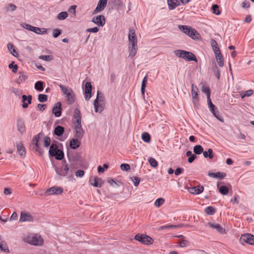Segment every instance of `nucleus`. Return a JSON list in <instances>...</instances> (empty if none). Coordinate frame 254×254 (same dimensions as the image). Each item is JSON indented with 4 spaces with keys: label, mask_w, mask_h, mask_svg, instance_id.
<instances>
[{
    "label": "nucleus",
    "mask_w": 254,
    "mask_h": 254,
    "mask_svg": "<svg viewBox=\"0 0 254 254\" xmlns=\"http://www.w3.org/2000/svg\"><path fill=\"white\" fill-rule=\"evenodd\" d=\"M44 138V144L45 147H48L50 145L51 139L48 136H44V134L40 132L36 135L33 138L31 146L33 147V149L36 152H38L40 155H42L44 151L40 147L39 142L41 141Z\"/></svg>",
    "instance_id": "obj_1"
},
{
    "label": "nucleus",
    "mask_w": 254,
    "mask_h": 254,
    "mask_svg": "<svg viewBox=\"0 0 254 254\" xmlns=\"http://www.w3.org/2000/svg\"><path fill=\"white\" fill-rule=\"evenodd\" d=\"M23 241L32 245L41 246L44 244V240L37 234H31L23 239Z\"/></svg>",
    "instance_id": "obj_2"
},
{
    "label": "nucleus",
    "mask_w": 254,
    "mask_h": 254,
    "mask_svg": "<svg viewBox=\"0 0 254 254\" xmlns=\"http://www.w3.org/2000/svg\"><path fill=\"white\" fill-rule=\"evenodd\" d=\"M178 28L184 33L189 36L193 39H199L200 34L194 29L186 25H179Z\"/></svg>",
    "instance_id": "obj_3"
},
{
    "label": "nucleus",
    "mask_w": 254,
    "mask_h": 254,
    "mask_svg": "<svg viewBox=\"0 0 254 254\" xmlns=\"http://www.w3.org/2000/svg\"><path fill=\"white\" fill-rule=\"evenodd\" d=\"M59 87L65 95V97L69 104H72L74 102L75 94L71 88L65 87L63 85H60Z\"/></svg>",
    "instance_id": "obj_4"
},
{
    "label": "nucleus",
    "mask_w": 254,
    "mask_h": 254,
    "mask_svg": "<svg viewBox=\"0 0 254 254\" xmlns=\"http://www.w3.org/2000/svg\"><path fill=\"white\" fill-rule=\"evenodd\" d=\"M175 54L177 57L184 59L186 61L197 62L195 55L191 52L178 50L175 51Z\"/></svg>",
    "instance_id": "obj_5"
},
{
    "label": "nucleus",
    "mask_w": 254,
    "mask_h": 254,
    "mask_svg": "<svg viewBox=\"0 0 254 254\" xmlns=\"http://www.w3.org/2000/svg\"><path fill=\"white\" fill-rule=\"evenodd\" d=\"M134 239L144 245H150L153 242L152 238L144 234H138L135 236Z\"/></svg>",
    "instance_id": "obj_6"
},
{
    "label": "nucleus",
    "mask_w": 254,
    "mask_h": 254,
    "mask_svg": "<svg viewBox=\"0 0 254 254\" xmlns=\"http://www.w3.org/2000/svg\"><path fill=\"white\" fill-rule=\"evenodd\" d=\"M240 241L242 244L246 243L250 245H254V236L249 233L243 234L241 236Z\"/></svg>",
    "instance_id": "obj_7"
},
{
    "label": "nucleus",
    "mask_w": 254,
    "mask_h": 254,
    "mask_svg": "<svg viewBox=\"0 0 254 254\" xmlns=\"http://www.w3.org/2000/svg\"><path fill=\"white\" fill-rule=\"evenodd\" d=\"M69 169L68 165L65 164L64 162L60 167H56L55 171L59 175L65 177L67 174Z\"/></svg>",
    "instance_id": "obj_8"
},
{
    "label": "nucleus",
    "mask_w": 254,
    "mask_h": 254,
    "mask_svg": "<svg viewBox=\"0 0 254 254\" xmlns=\"http://www.w3.org/2000/svg\"><path fill=\"white\" fill-rule=\"evenodd\" d=\"M74 125V130L75 132V136L77 139H81L84 135V130L82 127L81 123L73 124Z\"/></svg>",
    "instance_id": "obj_9"
},
{
    "label": "nucleus",
    "mask_w": 254,
    "mask_h": 254,
    "mask_svg": "<svg viewBox=\"0 0 254 254\" xmlns=\"http://www.w3.org/2000/svg\"><path fill=\"white\" fill-rule=\"evenodd\" d=\"M64 190L62 188L54 186L48 189L45 193L47 195L53 194H60L63 192Z\"/></svg>",
    "instance_id": "obj_10"
},
{
    "label": "nucleus",
    "mask_w": 254,
    "mask_h": 254,
    "mask_svg": "<svg viewBox=\"0 0 254 254\" xmlns=\"http://www.w3.org/2000/svg\"><path fill=\"white\" fill-rule=\"evenodd\" d=\"M108 0H100L97 4V7L93 11V14H97L103 11L106 6Z\"/></svg>",
    "instance_id": "obj_11"
},
{
    "label": "nucleus",
    "mask_w": 254,
    "mask_h": 254,
    "mask_svg": "<svg viewBox=\"0 0 254 254\" xmlns=\"http://www.w3.org/2000/svg\"><path fill=\"white\" fill-rule=\"evenodd\" d=\"M34 220L33 216L28 212H21L19 218V222H24L26 221L33 222Z\"/></svg>",
    "instance_id": "obj_12"
},
{
    "label": "nucleus",
    "mask_w": 254,
    "mask_h": 254,
    "mask_svg": "<svg viewBox=\"0 0 254 254\" xmlns=\"http://www.w3.org/2000/svg\"><path fill=\"white\" fill-rule=\"evenodd\" d=\"M129 45H137V38L134 29L130 28L128 34Z\"/></svg>",
    "instance_id": "obj_13"
},
{
    "label": "nucleus",
    "mask_w": 254,
    "mask_h": 254,
    "mask_svg": "<svg viewBox=\"0 0 254 254\" xmlns=\"http://www.w3.org/2000/svg\"><path fill=\"white\" fill-rule=\"evenodd\" d=\"M90 184L95 187L101 188L104 184V181L101 178L97 177H91L89 179Z\"/></svg>",
    "instance_id": "obj_14"
},
{
    "label": "nucleus",
    "mask_w": 254,
    "mask_h": 254,
    "mask_svg": "<svg viewBox=\"0 0 254 254\" xmlns=\"http://www.w3.org/2000/svg\"><path fill=\"white\" fill-rule=\"evenodd\" d=\"M205 225L206 227L208 226L212 229H216L217 232L221 234H225L226 233L225 229L219 224L209 222L206 223Z\"/></svg>",
    "instance_id": "obj_15"
},
{
    "label": "nucleus",
    "mask_w": 254,
    "mask_h": 254,
    "mask_svg": "<svg viewBox=\"0 0 254 254\" xmlns=\"http://www.w3.org/2000/svg\"><path fill=\"white\" fill-rule=\"evenodd\" d=\"M92 22L99 26H103L105 24V18L103 15H98L92 18Z\"/></svg>",
    "instance_id": "obj_16"
},
{
    "label": "nucleus",
    "mask_w": 254,
    "mask_h": 254,
    "mask_svg": "<svg viewBox=\"0 0 254 254\" xmlns=\"http://www.w3.org/2000/svg\"><path fill=\"white\" fill-rule=\"evenodd\" d=\"M92 85L90 82H87L85 85L84 96L86 100L88 101L91 97Z\"/></svg>",
    "instance_id": "obj_17"
},
{
    "label": "nucleus",
    "mask_w": 254,
    "mask_h": 254,
    "mask_svg": "<svg viewBox=\"0 0 254 254\" xmlns=\"http://www.w3.org/2000/svg\"><path fill=\"white\" fill-rule=\"evenodd\" d=\"M198 88L196 86H195L193 84L191 85V95L192 96L193 103L195 106L198 102Z\"/></svg>",
    "instance_id": "obj_18"
},
{
    "label": "nucleus",
    "mask_w": 254,
    "mask_h": 254,
    "mask_svg": "<svg viewBox=\"0 0 254 254\" xmlns=\"http://www.w3.org/2000/svg\"><path fill=\"white\" fill-rule=\"evenodd\" d=\"M73 124H78L81 123V115L80 110L76 108L74 110Z\"/></svg>",
    "instance_id": "obj_19"
},
{
    "label": "nucleus",
    "mask_w": 254,
    "mask_h": 254,
    "mask_svg": "<svg viewBox=\"0 0 254 254\" xmlns=\"http://www.w3.org/2000/svg\"><path fill=\"white\" fill-rule=\"evenodd\" d=\"M32 96L31 95L26 96L23 95L22 96V107L24 109L28 107L29 104L31 103Z\"/></svg>",
    "instance_id": "obj_20"
},
{
    "label": "nucleus",
    "mask_w": 254,
    "mask_h": 254,
    "mask_svg": "<svg viewBox=\"0 0 254 254\" xmlns=\"http://www.w3.org/2000/svg\"><path fill=\"white\" fill-rule=\"evenodd\" d=\"M204 190V187L202 186H197L194 187L189 188V191L190 193L194 194H198L201 193Z\"/></svg>",
    "instance_id": "obj_21"
},
{
    "label": "nucleus",
    "mask_w": 254,
    "mask_h": 254,
    "mask_svg": "<svg viewBox=\"0 0 254 254\" xmlns=\"http://www.w3.org/2000/svg\"><path fill=\"white\" fill-rule=\"evenodd\" d=\"M61 103L58 102L56 105L53 108V113L55 115L56 117H59L61 116L62 114V108Z\"/></svg>",
    "instance_id": "obj_22"
},
{
    "label": "nucleus",
    "mask_w": 254,
    "mask_h": 254,
    "mask_svg": "<svg viewBox=\"0 0 254 254\" xmlns=\"http://www.w3.org/2000/svg\"><path fill=\"white\" fill-rule=\"evenodd\" d=\"M94 105L95 112L101 113L104 109L105 103H98L97 100H95Z\"/></svg>",
    "instance_id": "obj_23"
},
{
    "label": "nucleus",
    "mask_w": 254,
    "mask_h": 254,
    "mask_svg": "<svg viewBox=\"0 0 254 254\" xmlns=\"http://www.w3.org/2000/svg\"><path fill=\"white\" fill-rule=\"evenodd\" d=\"M17 152L21 157L23 158L26 155V152L23 145L21 143H19L16 146Z\"/></svg>",
    "instance_id": "obj_24"
},
{
    "label": "nucleus",
    "mask_w": 254,
    "mask_h": 254,
    "mask_svg": "<svg viewBox=\"0 0 254 254\" xmlns=\"http://www.w3.org/2000/svg\"><path fill=\"white\" fill-rule=\"evenodd\" d=\"M79 139L72 138L70 140L69 143L70 147L73 149L77 148L80 145V142L78 140Z\"/></svg>",
    "instance_id": "obj_25"
},
{
    "label": "nucleus",
    "mask_w": 254,
    "mask_h": 254,
    "mask_svg": "<svg viewBox=\"0 0 254 254\" xmlns=\"http://www.w3.org/2000/svg\"><path fill=\"white\" fill-rule=\"evenodd\" d=\"M208 175L210 177L222 179L226 176V174L218 172L217 173H208Z\"/></svg>",
    "instance_id": "obj_26"
},
{
    "label": "nucleus",
    "mask_w": 254,
    "mask_h": 254,
    "mask_svg": "<svg viewBox=\"0 0 254 254\" xmlns=\"http://www.w3.org/2000/svg\"><path fill=\"white\" fill-rule=\"evenodd\" d=\"M17 126L18 130L21 133H23L25 131V126L24 122L21 119H19L17 121Z\"/></svg>",
    "instance_id": "obj_27"
},
{
    "label": "nucleus",
    "mask_w": 254,
    "mask_h": 254,
    "mask_svg": "<svg viewBox=\"0 0 254 254\" xmlns=\"http://www.w3.org/2000/svg\"><path fill=\"white\" fill-rule=\"evenodd\" d=\"M168 4L169 9L173 10L179 6L180 3L178 0H168Z\"/></svg>",
    "instance_id": "obj_28"
},
{
    "label": "nucleus",
    "mask_w": 254,
    "mask_h": 254,
    "mask_svg": "<svg viewBox=\"0 0 254 254\" xmlns=\"http://www.w3.org/2000/svg\"><path fill=\"white\" fill-rule=\"evenodd\" d=\"M128 50H129V56L131 57H134L137 53V45H129L128 46Z\"/></svg>",
    "instance_id": "obj_29"
},
{
    "label": "nucleus",
    "mask_w": 254,
    "mask_h": 254,
    "mask_svg": "<svg viewBox=\"0 0 254 254\" xmlns=\"http://www.w3.org/2000/svg\"><path fill=\"white\" fill-rule=\"evenodd\" d=\"M64 131V127L58 126L56 127L54 129V134L58 136H61L63 134Z\"/></svg>",
    "instance_id": "obj_30"
},
{
    "label": "nucleus",
    "mask_w": 254,
    "mask_h": 254,
    "mask_svg": "<svg viewBox=\"0 0 254 254\" xmlns=\"http://www.w3.org/2000/svg\"><path fill=\"white\" fill-rule=\"evenodd\" d=\"M52 157H55L57 160H61L64 158V154L63 151L59 149L58 151L52 155Z\"/></svg>",
    "instance_id": "obj_31"
},
{
    "label": "nucleus",
    "mask_w": 254,
    "mask_h": 254,
    "mask_svg": "<svg viewBox=\"0 0 254 254\" xmlns=\"http://www.w3.org/2000/svg\"><path fill=\"white\" fill-rule=\"evenodd\" d=\"M58 149L59 148L57 143H53L50 146L49 151L50 155L52 156V155L54 154V153H55Z\"/></svg>",
    "instance_id": "obj_32"
},
{
    "label": "nucleus",
    "mask_w": 254,
    "mask_h": 254,
    "mask_svg": "<svg viewBox=\"0 0 254 254\" xmlns=\"http://www.w3.org/2000/svg\"><path fill=\"white\" fill-rule=\"evenodd\" d=\"M215 57L220 67H222L224 65V60L221 53H218L215 55Z\"/></svg>",
    "instance_id": "obj_33"
},
{
    "label": "nucleus",
    "mask_w": 254,
    "mask_h": 254,
    "mask_svg": "<svg viewBox=\"0 0 254 254\" xmlns=\"http://www.w3.org/2000/svg\"><path fill=\"white\" fill-rule=\"evenodd\" d=\"M7 48H8L9 51L10 52L11 54L13 56H14L15 57H17V56L18 55V54L16 52V50L14 48V47L12 44L9 43L7 44Z\"/></svg>",
    "instance_id": "obj_34"
},
{
    "label": "nucleus",
    "mask_w": 254,
    "mask_h": 254,
    "mask_svg": "<svg viewBox=\"0 0 254 254\" xmlns=\"http://www.w3.org/2000/svg\"><path fill=\"white\" fill-rule=\"evenodd\" d=\"M203 150V148L200 145H195L193 147V152L195 154H200Z\"/></svg>",
    "instance_id": "obj_35"
},
{
    "label": "nucleus",
    "mask_w": 254,
    "mask_h": 254,
    "mask_svg": "<svg viewBox=\"0 0 254 254\" xmlns=\"http://www.w3.org/2000/svg\"><path fill=\"white\" fill-rule=\"evenodd\" d=\"M254 92L253 90L250 89L246 91H242L240 93L242 98H244L245 97H249L253 94Z\"/></svg>",
    "instance_id": "obj_36"
},
{
    "label": "nucleus",
    "mask_w": 254,
    "mask_h": 254,
    "mask_svg": "<svg viewBox=\"0 0 254 254\" xmlns=\"http://www.w3.org/2000/svg\"><path fill=\"white\" fill-rule=\"evenodd\" d=\"M148 78L147 76L144 77L143 80L142 81L141 87V92L142 94H144L145 93V88L146 87V84L147 82Z\"/></svg>",
    "instance_id": "obj_37"
},
{
    "label": "nucleus",
    "mask_w": 254,
    "mask_h": 254,
    "mask_svg": "<svg viewBox=\"0 0 254 254\" xmlns=\"http://www.w3.org/2000/svg\"><path fill=\"white\" fill-rule=\"evenodd\" d=\"M141 138L144 142L147 143L149 142L151 139L149 134L146 132L141 134Z\"/></svg>",
    "instance_id": "obj_38"
},
{
    "label": "nucleus",
    "mask_w": 254,
    "mask_h": 254,
    "mask_svg": "<svg viewBox=\"0 0 254 254\" xmlns=\"http://www.w3.org/2000/svg\"><path fill=\"white\" fill-rule=\"evenodd\" d=\"M204 211L208 215H213L215 212V209L212 206H208L205 208Z\"/></svg>",
    "instance_id": "obj_39"
},
{
    "label": "nucleus",
    "mask_w": 254,
    "mask_h": 254,
    "mask_svg": "<svg viewBox=\"0 0 254 254\" xmlns=\"http://www.w3.org/2000/svg\"><path fill=\"white\" fill-rule=\"evenodd\" d=\"M35 88L39 91H42L43 90V83L41 81H38L35 84Z\"/></svg>",
    "instance_id": "obj_40"
},
{
    "label": "nucleus",
    "mask_w": 254,
    "mask_h": 254,
    "mask_svg": "<svg viewBox=\"0 0 254 254\" xmlns=\"http://www.w3.org/2000/svg\"><path fill=\"white\" fill-rule=\"evenodd\" d=\"M201 90L206 94L207 97L210 96V91L208 86L204 84L202 85Z\"/></svg>",
    "instance_id": "obj_41"
},
{
    "label": "nucleus",
    "mask_w": 254,
    "mask_h": 254,
    "mask_svg": "<svg viewBox=\"0 0 254 254\" xmlns=\"http://www.w3.org/2000/svg\"><path fill=\"white\" fill-rule=\"evenodd\" d=\"M68 16V14L65 11L60 12L57 16V18L59 20H62L65 19Z\"/></svg>",
    "instance_id": "obj_42"
},
{
    "label": "nucleus",
    "mask_w": 254,
    "mask_h": 254,
    "mask_svg": "<svg viewBox=\"0 0 254 254\" xmlns=\"http://www.w3.org/2000/svg\"><path fill=\"white\" fill-rule=\"evenodd\" d=\"M95 100H97L98 102L105 103L104 97L102 93H100L99 91L97 92V96Z\"/></svg>",
    "instance_id": "obj_43"
},
{
    "label": "nucleus",
    "mask_w": 254,
    "mask_h": 254,
    "mask_svg": "<svg viewBox=\"0 0 254 254\" xmlns=\"http://www.w3.org/2000/svg\"><path fill=\"white\" fill-rule=\"evenodd\" d=\"M219 191L222 194L225 195L228 192V189L226 186H222L219 188Z\"/></svg>",
    "instance_id": "obj_44"
},
{
    "label": "nucleus",
    "mask_w": 254,
    "mask_h": 254,
    "mask_svg": "<svg viewBox=\"0 0 254 254\" xmlns=\"http://www.w3.org/2000/svg\"><path fill=\"white\" fill-rule=\"evenodd\" d=\"M148 162L150 165L153 168H156L158 166V164L157 161L153 158H149Z\"/></svg>",
    "instance_id": "obj_45"
},
{
    "label": "nucleus",
    "mask_w": 254,
    "mask_h": 254,
    "mask_svg": "<svg viewBox=\"0 0 254 254\" xmlns=\"http://www.w3.org/2000/svg\"><path fill=\"white\" fill-rule=\"evenodd\" d=\"M165 202V199L162 198H159L157 199L154 203L155 206L157 207H160Z\"/></svg>",
    "instance_id": "obj_46"
},
{
    "label": "nucleus",
    "mask_w": 254,
    "mask_h": 254,
    "mask_svg": "<svg viewBox=\"0 0 254 254\" xmlns=\"http://www.w3.org/2000/svg\"><path fill=\"white\" fill-rule=\"evenodd\" d=\"M0 250L1 251L6 252L8 251V248L6 246H3V241L1 240V236H0Z\"/></svg>",
    "instance_id": "obj_47"
},
{
    "label": "nucleus",
    "mask_w": 254,
    "mask_h": 254,
    "mask_svg": "<svg viewBox=\"0 0 254 254\" xmlns=\"http://www.w3.org/2000/svg\"><path fill=\"white\" fill-rule=\"evenodd\" d=\"M47 96L45 94H40L38 95V100L40 102H45L47 100Z\"/></svg>",
    "instance_id": "obj_48"
},
{
    "label": "nucleus",
    "mask_w": 254,
    "mask_h": 254,
    "mask_svg": "<svg viewBox=\"0 0 254 254\" xmlns=\"http://www.w3.org/2000/svg\"><path fill=\"white\" fill-rule=\"evenodd\" d=\"M130 179L131 180L134 185L135 187H137L138 186V185L140 183V181L139 178L137 177H132L130 178Z\"/></svg>",
    "instance_id": "obj_49"
},
{
    "label": "nucleus",
    "mask_w": 254,
    "mask_h": 254,
    "mask_svg": "<svg viewBox=\"0 0 254 254\" xmlns=\"http://www.w3.org/2000/svg\"><path fill=\"white\" fill-rule=\"evenodd\" d=\"M32 32H34V33H35L36 34H39L46 33V31H44L43 32H42L41 28H40L39 27H34V26H33V28L32 29Z\"/></svg>",
    "instance_id": "obj_50"
},
{
    "label": "nucleus",
    "mask_w": 254,
    "mask_h": 254,
    "mask_svg": "<svg viewBox=\"0 0 254 254\" xmlns=\"http://www.w3.org/2000/svg\"><path fill=\"white\" fill-rule=\"evenodd\" d=\"M39 58L46 61H51L52 60V57L50 55H42Z\"/></svg>",
    "instance_id": "obj_51"
},
{
    "label": "nucleus",
    "mask_w": 254,
    "mask_h": 254,
    "mask_svg": "<svg viewBox=\"0 0 254 254\" xmlns=\"http://www.w3.org/2000/svg\"><path fill=\"white\" fill-rule=\"evenodd\" d=\"M212 9L214 13L216 15L220 14V11L219 10V6L217 4H214L212 6Z\"/></svg>",
    "instance_id": "obj_52"
},
{
    "label": "nucleus",
    "mask_w": 254,
    "mask_h": 254,
    "mask_svg": "<svg viewBox=\"0 0 254 254\" xmlns=\"http://www.w3.org/2000/svg\"><path fill=\"white\" fill-rule=\"evenodd\" d=\"M21 26L24 29H26L27 30L30 31H32V29H33V26H32V25H31L30 24L25 23H23L21 24Z\"/></svg>",
    "instance_id": "obj_53"
},
{
    "label": "nucleus",
    "mask_w": 254,
    "mask_h": 254,
    "mask_svg": "<svg viewBox=\"0 0 254 254\" xmlns=\"http://www.w3.org/2000/svg\"><path fill=\"white\" fill-rule=\"evenodd\" d=\"M61 34V31L59 29H54L53 31V36L54 38H57Z\"/></svg>",
    "instance_id": "obj_54"
},
{
    "label": "nucleus",
    "mask_w": 254,
    "mask_h": 254,
    "mask_svg": "<svg viewBox=\"0 0 254 254\" xmlns=\"http://www.w3.org/2000/svg\"><path fill=\"white\" fill-rule=\"evenodd\" d=\"M14 64L13 62H12L11 63H10L9 64L8 67L10 68H13L12 71L13 72H16L17 71V70L18 68V65L17 64Z\"/></svg>",
    "instance_id": "obj_55"
},
{
    "label": "nucleus",
    "mask_w": 254,
    "mask_h": 254,
    "mask_svg": "<svg viewBox=\"0 0 254 254\" xmlns=\"http://www.w3.org/2000/svg\"><path fill=\"white\" fill-rule=\"evenodd\" d=\"M16 8V6L12 3H9L7 6V10L14 11Z\"/></svg>",
    "instance_id": "obj_56"
},
{
    "label": "nucleus",
    "mask_w": 254,
    "mask_h": 254,
    "mask_svg": "<svg viewBox=\"0 0 254 254\" xmlns=\"http://www.w3.org/2000/svg\"><path fill=\"white\" fill-rule=\"evenodd\" d=\"M121 169L123 171H128L130 169V166L128 164H122Z\"/></svg>",
    "instance_id": "obj_57"
},
{
    "label": "nucleus",
    "mask_w": 254,
    "mask_h": 254,
    "mask_svg": "<svg viewBox=\"0 0 254 254\" xmlns=\"http://www.w3.org/2000/svg\"><path fill=\"white\" fill-rule=\"evenodd\" d=\"M84 174V172L82 170H78L75 172V176L77 177H82Z\"/></svg>",
    "instance_id": "obj_58"
},
{
    "label": "nucleus",
    "mask_w": 254,
    "mask_h": 254,
    "mask_svg": "<svg viewBox=\"0 0 254 254\" xmlns=\"http://www.w3.org/2000/svg\"><path fill=\"white\" fill-rule=\"evenodd\" d=\"M214 72L215 73V76L218 78L219 79L220 77V70L219 68L216 66L215 68L214 69Z\"/></svg>",
    "instance_id": "obj_59"
},
{
    "label": "nucleus",
    "mask_w": 254,
    "mask_h": 254,
    "mask_svg": "<svg viewBox=\"0 0 254 254\" xmlns=\"http://www.w3.org/2000/svg\"><path fill=\"white\" fill-rule=\"evenodd\" d=\"M189 243L187 240H182L180 242L179 244L181 247H187Z\"/></svg>",
    "instance_id": "obj_60"
},
{
    "label": "nucleus",
    "mask_w": 254,
    "mask_h": 254,
    "mask_svg": "<svg viewBox=\"0 0 254 254\" xmlns=\"http://www.w3.org/2000/svg\"><path fill=\"white\" fill-rule=\"evenodd\" d=\"M27 78V77L26 75L21 73L19 76V80L21 82H24Z\"/></svg>",
    "instance_id": "obj_61"
},
{
    "label": "nucleus",
    "mask_w": 254,
    "mask_h": 254,
    "mask_svg": "<svg viewBox=\"0 0 254 254\" xmlns=\"http://www.w3.org/2000/svg\"><path fill=\"white\" fill-rule=\"evenodd\" d=\"M196 155L193 154V155L189 157V158H188V162L190 163H191L196 159Z\"/></svg>",
    "instance_id": "obj_62"
},
{
    "label": "nucleus",
    "mask_w": 254,
    "mask_h": 254,
    "mask_svg": "<svg viewBox=\"0 0 254 254\" xmlns=\"http://www.w3.org/2000/svg\"><path fill=\"white\" fill-rule=\"evenodd\" d=\"M184 171V169L183 168H177L175 171V174L176 175V176H178L180 174H181L183 171Z\"/></svg>",
    "instance_id": "obj_63"
},
{
    "label": "nucleus",
    "mask_w": 254,
    "mask_h": 254,
    "mask_svg": "<svg viewBox=\"0 0 254 254\" xmlns=\"http://www.w3.org/2000/svg\"><path fill=\"white\" fill-rule=\"evenodd\" d=\"M242 6L243 8H248L250 7V2L248 0H244Z\"/></svg>",
    "instance_id": "obj_64"
}]
</instances>
